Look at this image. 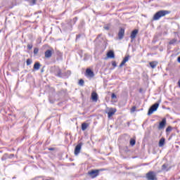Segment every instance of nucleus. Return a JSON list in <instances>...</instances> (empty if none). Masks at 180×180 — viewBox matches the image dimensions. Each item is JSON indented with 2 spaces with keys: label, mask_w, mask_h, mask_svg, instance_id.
Listing matches in <instances>:
<instances>
[{
  "label": "nucleus",
  "mask_w": 180,
  "mask_h": 180,
  "mask_svg": "<svg viewBox=\"0 0 180 180\" xmlns=\"http://www.w3.org/2000/svg\"><path fill=\"white\" fill-rule=\"evenodd\" d=\"M164 144H165V138H162L159 141V147H163Z\"/></svg>",
  "instance_id": "obj_22"
},
{
  "label": "nucleus",
  "mask_w": 180,
  "mask_h": 180,
  "mask_svg": "<svg viewBox=\"0 0 180 180\" xmlns=\"http://www.w3.org/2000/svg\"><path fill=\"white\" fill-rule=\"evenodd\" d=\"M129 144L133 147V146H136V139H131L129 141Z\"/></svg>",
  "instance_id": "obj_25"
},
{
  "label": "nucleus",
  "mask_w": 180,
  "mask_h": 180,
  "mask_svg": "<svg viewBox=\"0 0 180 180\" xmlns=\"http://www.w3.org/2000/svg\"><path fill=\"white\" fill-rule=\"evenodd\" d=\"M41 72H44L43 69H41Z\"/></svg>",
  "instance_id": "obj_41"
},
{
  "label": "nucleus",
  "mask_w": 180,
  "mask_h": 180,
  "mask_svg": "<svg viewBox=\"0 0 180 180\" xmlns=\"http://www.w3.org/2000/svg\"><path fill=\"white\" fill-rule=\"evenodd\" d=\"M176 41H178V40L176 39H173L172 40H170V41L169 42V44L170 45H174L176 44Z\"/></svg>",
  "instance_id": "obj_26"
},
{
  "label": "nucleus",
  "mask_w": 180,
  "mask_h": 180,
  "mask_svg": "<svg viewBox=\"0 0 180 180\" xmlns=\"http://www.w3.org/2000/svg\"><path fill=\"white\" fill-rule=\"evenodd\" d=\"M177 61H178V63H180V56H179V57L177 58Z\"/></svg>",
  "instance_id": "obj_39"
},
{
  "label": "nucleus",
  "mask_w": 180,
  "mask_h": 180,
  "mask_svg": "<svg viewBox=\"0 0 180 180\" xmlns=\"http://www.w3.org/2000/svg\"><path fill=\"white\" fill-rule=\"evenodd\" d=\"M48 150L49 151H56V148H49Z\"/></svg>",
  "instance_id": "obj_37"
},
{
  "label": "nucleus",
  "mask_w": 180,
  "mask_h": 180,
  "mask_svg": "<svg viewBox=\"0 0 180 180\" xmlns=\"http://www.w3.org/2000/svg\"><path fill=\"white\" fill-rule=\"evenodd\" d=\"M108 58H115V52L113 51H109L107 53Z\"/></svg>",
  "instance_id": "obj_16"
},
{
  "label": "nucleus",
  "mask_w": 180,
  "mask_h": 180,
  "mask_svg": "<svg viewBox=\"0 0 180 180\" xmlns=\"http://www.w3.org/2000/svg\"><path fill=\"white\" fill-rule=\"evenodd\" d=\"M170 167H168V165L164 164L162 166V171H164L165 172H167V171H169Z\"/></svg>",
  "instance_id": "obj_17"
},
{
  "label": "nucleus",
  "mask_w": 180,
  "mask_h": 180,
  "mask_svg": "<svg viewBox=\"0 0 180 180\" xmlns=\"http://www.w3.org/2000/svg\"><path fill=\"white\" fill-rule=\"evenodd\" d=\"M127 169H130V168L127 167Z\"/></svg>",
  "instance_id": "obj_44"
},
{
  "label": "nucleus",
  "mask_w": 180,
  "mask_h": 180,
  "mask_svg": "<svg viewBox=\"0 0 180 180\" xmlns=\"http://www.w3.org/2000/svg\"><path fill=\"white\" fill-rule=\"evenodd\" d=\"M167 125V118H163L162 121L159 123L158 129L162 130Z\"/></svg>",
  "instance_id": "obj_7"
},
{
  "label": "nucleus",
  "mask_w": 180,
  "mask_h": 180,
  "mask_svg": "<svg viewBox=\"0 0 180 180\" xmlns=\"http://www.w3.org/2000/svg\"><path fill=\"white\" fill-rule=\"evenodd\" d=\"M133 158H137V157L135 156V157H133Z\"/></svg>",
  "instance_id": "obj_43"
},
{
  "label": "nucleus",
  "mask_w": 180,
  "mask_h": 180,
  "mask_svg": "<svg viewBox=\"0 0 180 180\" xmlns=\"http://www.w3.org/2000/svg\"><path fill=\"white\" fill-rule=\"evenodd\" d=\"M111 98H112V99H116V98H117L116 94H115V93H112L111 95Z\"/></svg>",
  "instance_id": "obj_34"
},
{
  "label": "nucleus",
  "mask_w": 180,
  "mask_h": 180,
  "mask_svg": "<svg viewBox=\"0 0 180 180\" xmlns=\"http://www.w3.org/2000/svg\"><path fill=\"white\" fill-rule=\"evenodd\" d=\"M26 63H27V65H30V64H32V59L30 58L27 59Z\"/></svg>",
  "instance_id": "obj_30"
},
{
  "label": "nucleus",
  "mask_w": 180,
  "mask_h": 180,
  "mask_svg": "<svg viewBox=\"0 0 180 180\" xmlns=\"http://www.w3.org/2000/svg\"><path fill=\"white\" fill-rule=\"evenodd\" d=\"M169 13H171V11H169L160 10L154 14L153 20H160L161 18H164V16H167V15H169Z\"/></svg>",
  "instance_id": "obj_1"
},
{
  "label": "nucleus",
  "mask_w": 180,
  "mask_h": 180,
  "mask_svg": "<svg viewBox=\"0 0 180 180\" xmlns=\"http://www.w3.org/2000/svg\"><path fill=\"white\" fill-rule=\"evenodd\" d=\"M117 111L116 108H110V110L108 112V119H110L115 112Z\"/></svg>",
  "instance_id": "obj_13"
},
{
  "label": "nucleus",
  "mask_w": 180,
  "mask_h": 180,
  "mask_svg": "<svg viewBox=\"0 0 180 180\" xmlns=\"http://www.w3.org/2000/svg\"><path fill=\"white\" fill-rule=\"evenodd\" d=\"M40 67H41V65L39 62H36L34 64V70H35L36 71H39V70H40Z\"/></svg>",
  "instance_id": "obj_18"
},
{
  "label": "nucleus",
  "mask_w": 180,
  "mask_h": 180,
  "mask_svg": "<svg viewBox=\"0 0 180 180\" xmlns=\"http://www.w3.org/2000/svg\"><path fill=\"white\" fill-rule=\"evenodd\" d=\"M82 147V143H79L75 148V155H78L81 151V148Z\"/></svg>",
  "instance_id": "obj_9"
},
{
  "label": "nucleus",
  "mask_w": 180,
  "mask_h": 180,
  "mask_svg": "<svg viewBox=\"0 0 180 180\" xmlns=\"http://www.w3.org/2000/svg\"><path fill=\"white\" fill-rule=\"evenodd\" d=\"M85 75L88 78H94V77H95V73H94V71L92 70H91L90 68H87L86 70Z\"/></svg>",
  "instance_id": "obj_6"
},
{
  "label": "nucleus",
  "mask_w": 180,
  "mask_h": 180,
  "mask_svg": "<svg viewBox=\"0 0 180 180\" xmlns=\"http://www.w3.org/2000/svg\"><path fill=\"white\" fill-rule=\"evenodd\" d=\"M170 131H172V127L169 126V127H167V128L166 129V133H167V134H168Z\"/></svg>",
  "instance_id": "obj_28"
},
{
  "label": "nucleus",
  "mask_w": 180,
  "mask_h": 180,
  "mask_svg": "<svg viewBox=\"0 0 180 180\" xmlns=\"http://www.w3.org/2000/svg\"><path fill=\"white\" fill-rule=\"evenodd\" d=\"M178 85H179V86L180 88V80H179V82H178Z\"/></svg>",
  "instance_id": "obj_40"
},
{
  "label": "nucleus",
  "mask_w": 180,
  "mask_h": 180,
  "mask_svg": "<svg viewBox=\"0 0 180 180\" xmlns=\"http://www.w3.org/2000/svg\"><path fill=\"white\" fill-rule=\"evenodd\" d=\"M136 106H133L131 108V113H134V112H136Z\"/></svg>",
  "instance_id": "obj_33"
},
{
  "label": "nucleus",
  "mask_w": 180,
  "mask_h": 180,
  "mask_svg": "<svg viewBox=\"0 0 180 180\" xmlns=\"http://www.w3.org/2000/svg\"><path fill=\"white\" fill-rule=\"evenodd\" d=\"M84 79H79V85H80L81 86H84Z\"/></svg>",
  "instance_id": "obj_29"
},
{
  "label": "nucleus",
  "mask_w": 180,
  "mask_h": 180,
  "mask_svg": "<svg viewBox=\"0 0 180 180\" xmlns=\"http://www.w3.org/2000/svg\"><path fill=\"white\" fill-rule=\"evenodd\" d=\"M110 23L106 24L104 25L103 29H105V30H109L110 29Z\"/></svg>",
  "instance_id": "obj_27"
},
{
  "label": "nucleus",
  "mask_w": 180,
  "mask_h": 180,
  "mask_svg": "<svg viewBox=\"0 0 180 180\" xmlns=\"http://www.w3.org/2000/svg\"><path fill=\"white\" fill-rule=\"evenodd\" d=\"M27 47L28 50H32V49H33V44H28Z\"/></svg>",
  "instance_id": "obj_31"
},
{
  "label": "nucleus",
  "mask_w": 180,
  "mask_h": 180,
  "mask_svg": "<svg viewBox=\"0 0 180 180\" xmlns=\"http://www.w3.org/2000/svg\"><path fill=\"white\" fill-rule=\"evenodd\" d=\"M158 106H160V102H157L155 104L152 105L148 111V116H150V115H153V113H154V112H155L157 109H158Z\"/></svg>",
  "instance_id": "obj_2"
},
{
  "label": "nucleus",
  "mask_w": 180,
  "mask_h": 180,
  "mask_svg": "<svg viewBox=\"0 0 180 180\" xmlns=\"http://www.w3.org/2000/svg\"><path fill=\"white\" fill-rule=\"evenodd\" d=\"M150 67H151L153 69L155 68L157 65H158V63L157 61H152L149 63Z\"/></svg>",
  "instance_id": "obj_19"
},
{
  "label": "nucleus",
  "mask_w": 180,
  "mask_h": 180,
  "mask_svg": "<svg viewBox=\"0 0 180 180\" xmlns=\"http://www.w3.org/2000/svg\"><path fill=\"white\" fill-rule=\"evenodd\" d=\"M62 74L64 75L63 78L64 77L68 78V77H70V75H71V72L70 70H68L65 73H62Z\"/></svg>",
  "instance_id": "obj_24"
},
{
  "label": "nucleus",
  "mask_w": 180,
  "mask_h": 180,
  "mask_svg": "<svg viewBox=\"0 0 180 180\" xmlns=\"http://www.w3.org/2000/svg\"><path fill=\"white\" fill-rule=\"evenodd\" d=\"M84 26H85V20H80V22L78 25V28L82 29V27H84Z\"/></svg>",
  "instance_id": "obj_23"
},
{
  "label": "nucleus",
  "mask_w": 180,
  "mask_h": 180,
  "mask_svg": "<svg viewBox=\"0 0 180 180\" xmlns=\"http://www.w3.org/2000/svg\"><path fill=\"white\" fill-rule=\"evenodd\" d=\"M129 58H130V56H127L124 57V58L119 65L120 68H122V67H123V65H124V64H126V63L129 61Z\"/></svg>",
  "instance_id": "obj_12"
},
{
  "label": "nucleus",
  "mask_w": 180,
  "mask_h": 180,
  "mask_svg": "<svg viewBox=\"0 0 180 180\" xmlns=\"http://www.w3.org/2000/svg\"><path fill=\"white\" fill-rule=\"evenodd\" d=\"M137 33H139V30H134L131 33V39L133 40L134 39H136V37L137 36Z\"/></svg>",
  "instance_id": "obj_14"
},
{
  "label": "nucleus",
  "mask_w": 180,
  "mask_h": 180,
  "mask_svg": "<svg viewBox=\"0 0 180 180\" xmlns=\"http://www.w3.org/2000/svg\"><path fill=\"white\" fill-rule=\"evenodd\" d=\"M87 174L90 178H96V176L99 175V170L93 169V170L89 171Z\"/></svg>",
  "instance_id": "obj_4"
},
{
  "label": "nucleus",
  "mask_w": 180,
  "mask_h": 180,
  "mask_svg": "<svg viewBox=\"0 0 180 180\" xmlns=\"http://www.w3.org/2000/svg\"><path fill=\"white\" fill-rule=\"evenodd\" d=\"M112 67H117V64L116 63V61H112Z\"/></svg>",
  "instance_id": "obj_35"
},
{
  "label": "nucleus",
  "mask_w": 180,
  "mask_h": 180,
  "mask_svg": "<svg viewBox=\"0 0 180 180\" xmlns=\"http://www.w3.org/2000/svg\"><path fill=\"white\" fill-rule=\"evenodd\" d=\"M52 70H54L53 73L56 77H58L59 78H64V75L61 72V69L53 67L52 68Z\"/></svg>",
  "instance_id": "obj_3"
},
{
  "label": "nucleus",
  "mask_w": 180,
  "mask_h": 180,
  "mask_svg": "<svg viewBox=\"0 0 180 180\" xmlns=\"http://www.w3.org/2000/svg\"><path fill=\"white\" fill-rule=\"evenodd\" d=\"M45 58H51V56H53V51L51 50L48 49L44 53Z\"/></svg>",
  "instance_id": "obj_11"
},
{
  "label": "nucleus",
  "mask_w": 180,
  "mask_h": 180,
  "mask_svg": "<svg viewBox=\"0 0 180 180\" xmlns=\"http://www.w3.org/2000/svg\"><path fill=\"white\" fill-rule=\"evenodd\" d=\"M148 180H157V174L154 172H149L146 174Z\"/></svg>",
  "instance_id": "obj_5"
},
{
  "label": "nucleus",
  "mask_w": 180,
  "mask_h": 180,
  "mask_svg": "<svg viewBox=\"0 0 180 180\" xmlns=\"http://www.w3.org/2000/svg\"><path fill=\"white\" fill-rule=\"evenodd\" d=\"M26 2H28L30 5V6H34V5H36L37 0H25Z\"/></svg>",
  "instance_id": "obj_20"
},
{
  "label": "nucleus",
  "mask_w": 180,
  "mask_h": 180,
  "mask_svg": "<svg viewBox=\"0 0 180 180\" xmlns=\"http://www.w3.org/2000/svg\"><path fill=\"white\" fill-rule=\"evenodd\" d=\"M91 99L94 102H98V94L96 92L91 93Z\"/></svg>",
  "instance_id": "obj_15"
},
{
  "label": "nucleus",
  "mask_w": 180,
  "mask_h": 180,
  "mask_svg": "<svg viewBox=\"0 0 180 180\" xmlns=\"http://www.w3.org/2000/svg\"><path fill=\"white\" fill-rule=\"evenodd\" d=\"M81 38V34H77L76 36V40H78V39H80Z\"/></svg>",
  "instance_id": "obj_38"
},
{
  "label": "nucleus",
  "mask_w": 180,
  "mask_h": 180,
  "mask_svg": "<svg viewBox=\"0 0 180 180\" xmlns=\"http://www.w3.org/2000/svg\"><path fill=\"white\" fill-rule=\"evenodd\" d=\"M124 37V28H120L118 32V39L119 40L123 39Z\"/></svg>",
  "instance_id": "obj_10"
},
{
  "label": "nucleus",
  "mask_w": 180,
  "mask_h": 180,
  "mask_svg": "<svg viewBox=\"0 0 180 180\" xmlns=\"http://www.w3.org/2000/svg\"><path fill=\"white\" fill-rule=\"evenodd\" d=\"M4 155H5L4 158L8 157V158L11 157H15V155L13 154H11L9 156H8V154H5Z\"/></svg>",
  "instance_id": "obj_36"
},
{
  "label": "nucleus",
  "mask_w": 180,
  "mask_h": 180,
  "mask_svg": "<svg viewBox=\"0 0 180 180\" xmlns=\"http://www.w3.org/2000/svg\"><path fill=\"white\" fill-rule=\"evenodd\" d=\"M78 20V17H75L73 20H70V22L68 23V25L69 26L68 29L69 30H72V24L71 22H73V25H75L77 23V21Z\"/></svg>",
  "instance_id": "obj_8"
},
{
  "label": "nucleus",
  "mask_w": 180,
  "mask_h": 180,
  "mask_svg": "<svg viewBox=\"0 0 180 180\" xmlns=\"http://www.w3.org/2000/svg\"><path fill=\"white\" fill-rule=\"evenodd\" d=\"M50 103H53V101H50Z\"/></svg>",
  "instance_id": "obj_42"
},
{
  "label": "nucleus",
  "mask_w": 180,
  "mask_h": 180,
  "mask_svg": "<svg viewBox=\"0 0 180 180\" xmlns=\"http://www.w3.org/2000/svg\"><path fill=\"white\" fill-rule=\"evenodd\" d=\"M89 126V124L86 122H84L82 124V130L83 131H85L86 129H88V127Z\"/></svg>",
  "instance_id": "obj_21"
},
{
  "label": "nucleus",
  "mask_w": 180,
  "mask_h": 180,
  "mask_svg": "<svg viewBox=\"0 0 180 180\" xmlns=\"http://www.w3.org/2000/svg\"><path fill=\"white\" fill-rule=\"evenodd\" d=\"M38 53H39V49H38V48H34V56H36L37 54H38Z\"/></svg>",
  "instance_id": "obj_32"
}]
</instances>
